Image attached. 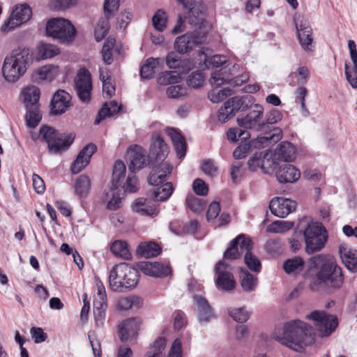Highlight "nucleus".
<instances>
[{
	"mask_svg": "<svg viewBox=\"0 0 357 357\" xmlns=\"http://www.w3.org/2000/svg\"><path fill=\"white\" fill-rule=\"evenodd\" d=\"M309 263L303 278L311 280V290L317 291L322 287L328 291H335L342 287L344 281L342 269L333 258L319 254L310 257Z\"/></svg>",
	"mask_w": 357,
	"mask_h": 357,
	"instance_id": "f257e3e1",
	"label": "nucleus"
},
{
	"mask_svg": "<svg viewBox=\"0 0 357 357\" xmlns=\"http://www.w3.org/2000/svg\"><path fill=\"white\" fill-rule=\"evenodd\" d=\"M316 335L313 328L307 323L294 319L287 322L282 335L277 340L283 345L296 351H303L305 347L312 345Z\"/></svg>",
	"mask_w": 357,
	"mask_h": 357,
	"instance_id": "f03ea898",
	"label": "nucleus"
},
{
	"mask_svg": "<svg viewBox=\"0 0 357 357\" xmlns=\"http://www.w3.org/2000/svg\"><path fill=\"white\" fill-rule=\"evenodd\" d=\"M33 61V50L23 45H19L4 59L2 67L4 79L8 82H16L25 74Z\"/></svg>",
	"mask_w": 357,
	"mask_h": 357,
	"instance_id": "7ed1b4c3",
	"label": "nucleus"
},
{
	"mask_svg": "<svg viewBox=\"0 0 357 357\" xmlns=\"http://www.w3.org/2000/svg\"><path fill=\"white\" fill-rule=\"evenodd\" d=\"M139 275L136 268L127 263L115 265L109 273V283L114 291H122L123 289L134 288L138 283Z\"/></svg>",
	"mask_w": 357,
	"mask_h": 357,
	"instance_id": "20e7f679",
	"label": "nucleus"
},
{
	"mask_svg": "<svg viewBox=\"0 0 357 357\" xmlns=\"http://www.w3.org/2000/svg\"><path fill=\"white\" fill-rule=\"evenodd\" d=\"M40 135L47 144L49 152L57 154L67 150L73 142L75 135L72 133L63 136L52 127L43 126L40 127Z\"/></svg>",
	"mask_w": 357,
	"mask_h": 357,
	"instance_id": "39448f33",
	"label": "nucleus"
},
{
	"mask_svg": "<svg viewBox=\"0 0 357 357\" xmlns=\"http://www.w3.org/2000/svg\"><path fill=\"white\" fill-rule=\"evenodd\" d=\"M303 232L305 242V251L307 254L320 251L324 247L328 235L326 229L321 224L317 222L308 224Z\"/></svg>",
	"mask_w": 357,
	"mask_h": 357,
	"instance_id": "423d86ee",
	"label": "nucleus"
},
{
	"mask_svg": "<svg viewBox=\"0 0 357 357\" xmlns=\"http://www.w3.org/2000/svg\"><path fill=\"white\" fill-rule=\"evenodd\" d=\"M46 32L49 36L58 39L61 43H69L75 38L76 29L68 20L56 18L48 21Z\"/></svg>",
	"mask_w": 357,
	"mask_h": 357,
	"instance_id": "0eeeda50",
	"label": "nucleus"
},
{
	"mask_svg": "<svg viewBox=\"0 0 357 357\" xmlns=\"http://www.w3.org/2000/svg\"><path fill=\"white\" fill-rule=\"evenodd\" d=\"M254 98L251 95L235 96L227 100L224 106L218 110V118L222 123L227 122L231 119L236 112L245 111L253 105Z\"/></svg>",
	"mask_w": 357,
	"mask_h": 357,
	"instance_id": "6e6552de",
	"label": "nucleus"
},
{
	"mask_svg": "<svg viewBox=\"0 0 357 357\" xmlns=\"http://www.w3.org/2000/svg\"><path fill=\"white\" fill-rule=\"evenodd\" d=\"M306 318L314 321L318 335L321 338L329 337L338 326L337 317L324 310H314Z\"/></svg>",
	"mask_w": 357,
	"mask_h": 357,
	"instance_id": "1a4fd4ad",
	"label": "nucleus"
},
{
	"mask_svg": "<svg viewBox=\"0 0 357 357\" xmlns=\"http://www.w3.org/2000/svg\"><path fill=\"white\" fill-rule=\"evenodd\" d=\"M264 107L259 104L253 105L248 114L241 118H237L236 121L239 127L250 129L256 132H264Z\"/></svg>",
	"mask_w": 357,
	"mask_h": 357,
	"instance_id": "9d476101",
	"label": "nucleus"
},
{
	"mask_svg": "<svg viewBox=\"0 0 357 357\" xmlns=\"http://www.w3.org/2000/svg\"><path fill=\"white\" fill-rule=\"evenodd\" d=\"M119 6L120 0H105L103 10L105 18L100 20L95 28L96 41H101L108 33L110 28L109 20L114 16Z\"/></svg>",
	"mask_w": 357,
	"mask_h": 357,
	"instance_id": "9b49d317",
	"label": "nucleus"
},
{
	"mask_svg": "<svg viewBox=\"0 0 357 357\" xmlns=\"http://www.w3.org/2000/svg\"><path fill=\"white\" fill-rule=\"evenodd\" d=\"M205 38L206 33L200 29H195L192 32L177 37L174 42V48L180 54H186L203 43Z\"/></svg>",
	"mask_w": 357,
	"mask_h": 357,
	"instance_id": "f8f14e48",
	"label": "nucleus"
},
{
	"mask_svg": "<svg viewBox=\"0 0 357 357\" xmlns=\"http://www.w3.org/2000/svg\"><path fill=\"white\" fill-rule=\"evenodd\" d=\"M32 16V10L27 4L17 5L13 8L11 14L1 26L3 32L9 31L28 22Z\"/></svg>",
	"mask_w": 357,
	"mask_h": 357,
	"instance_id": "ddd939ff",
	"label": "nucleus"
},
{
	"mask_svg": "<svg viewBox=\"0 0 357 357\" xmlns=\"http://www.w3.org/2000/svg\"><path fill=\"white\" fill-rule=\"evenodd\" d=\"M75 87L78 98L82 102L88 103L91 100L92 80L89 72L80 68L75 77Z\"/></svg>",
	"mask_w": 357,
	"mask_h": 357,
	"instance_id": "4468645a",
	"label": "nucleus"
},
{
	"mask_svg": "<svg viewBox=\"0 0 357 357\" xmlns=\"http://www.w3.org/2000/svg\"><path fill=\"white\" fill-rule=\"evenodd\" d=\"M294 22L298 32V37L302 48L308 52L312 51L313 43L312 29L309 22L301 15H296Z\"/></svg>",
	"mask_w": 357,
	"mask_h": 357,
	"instance_id": "2eb2a0df",
	"label": "nucleus"
},
{
	"mask_svg": "<svg viewBox=\"0 0 357 357\" xmlns=\"http://www.w3.org/2000/svg\"><path fill=\"white\" fill-rule=\"evenodd\" d=\"M166 347V339L158 337L151 346L146 357H163L162 351ZM168 357H182L181 340L179 338L175 339L169 350Z\"/></svg>",
	"mask_w": 357,
	"mask_h": 357,
	"instance_id": "dca6fc26",
	"label": "nucleus"
},
{
	"mask_svg": "<svg viewBox=\"0 0 357 357\" xmlns=\"http://www.w3.org/2000/svg\"><path fill=\"white\" fill-rule=\"evenodd\" d=\"M127 156L130 160L129 169L132 172L142 169L152 162L149 155H146V151L136 144L130 146Z\"/></svg>",
	"mask_w": 357,
	"mask_h": 357,
	"instance_id": "f3484780",
	"label": "nucleus"
},
{
	"mask_svg": "<svg viewBox=\"0 0 357 357\" xmlns=\"http://www.w3.org/2000/svg\"><path fill=\"white\" fill-rule=\"evenodd\" d=\"M296 207V202L283 197H275L269 203L271 212L274 215L281 218L287 217L289 213L295 211Z\"/></svg>",
	"mask_w": 357,
	"mask_h": 357,
	"instance_id": "a211bd4d",
	"label": "nucleus"
},
{
	"mask_svg": "<svg viewBox=\"0 0 357 357\" xmlns=\"http://www.w3.org/2000/svg\"><path fill=\"white\" fill-rule=\"evenodd\" d=\"M97 151V146L93 143L86 145L78 153L73 162L70 169L73 174H78L90 162L93 154Z\"/></svg>",
	"mask_w": 357,
	"mask_h": 357,
	"instance_id": "6ab92c4d",
	"label": "nucleus"
},
{
	"mask_svg": "<svg viewBox=\"0 0 357 357\" xmlns=\"http://www.w3.org/2000/svg\"><path fill=\"white\" fill-rule=\"evenodd\" d=\"M137 266L144 275L153 278H164L171 273L169 266L159 262L140 261Z\"/></svg>",
	"mask_w": 357,
	"mask_h": 357,
	"instance_id": "aec40b11",
	"label": "nucleus"
},
{
	"mask_svg": "<svg viewBox=\"0 0 357 357\" xmlns=\"http://www.w3.org/2000/svg\"><path fill=\"white\" fill-rule=\"evenodd\" d=\"M50 105L53 115H61L71 106V96L66 91L59 89L54 93Z\"/></svg>",
	"mask_w": 357,
	"mask_h": 357,
	"instance_id": "412c9836",
	"label": "nucleus"
},
{
	"mask_svg": "<svg viewBox=\"0 0 357 357\" xmlns=\"http://www.w3.org/2000/svg\"><path fill=\"white\" fill-rule=\"evenodd\" d=\"M226 266L220 261L215 266V271L218 275L216 284L224 290H231L235 287V280L232 273L226 270Z\"/></svg>",
	"mask_w": 357,
	"mask_h": 357,
	"instance_id": "4be33fe9",
	"label": "nucleus"
},
{
	"mask_svg": "<svg viewBox=\"0 0 357 357\" xmlns=\"http://www.w3.org/2000/svg\"><path fill=\"white\" fill-rule=\"evenodd\" d=\"M140 321L137 318H130L119 326V336L122 342L135 339L137 335Z\"/></svg>",
	"mask_w": 357,
	"mask_h": 357,
	"instance_id": "5701e85b",
	"label": "nucleus"
},
{
	"mask_svg": "<svg viewBox=\"0 0 357 357\" xmlns=\"http://www.w3.org/2000/svg\"><path fill=\"white\" fill-rule=\"evenodd\" d=\"M275 176L280 183H294L299 179L301 172L294 165L284 164L279 166L275 172Z\"/></svg>",
	"mask_w": 357,
	"mask_h": 357,
	"instance_id": "b1692460",
	"label": "nucleus"
},
{
	"mask_svg": "<svg viewBox=\"0 0 357 357\" xmlns=\"http://www.w3.org/2000/svg\"><path fill=\"white\" fill-rule=\"evenodd\" d=\"M168 153V147L160 135L153 136L150 146L149 158L156 162L163 161Z\"/></svg>",
	"mask_w": 357,
	"mask_h": 357,
	"instance_id": "393cba45",
	"label": "nucleus"
},
{
	"mask_svg": "<svg viewBox=\"0 0 357 357\" xmlns=\"http://www.w3.org/2000/svg\"><path fill=\"white\" fill-rule=\"evenodd\" d=\"M339 254L346 268L351 272H357V250L342 243L339 246Z\"/></svg>",
	"mask_w": 357,
	"mask_h": 357,
	"instance_id": "a878e982",
	"label": "nucleus"
},
{
	"mask_svg": "<svg viewBox=\"0 0 357 357\" xmlns=\"http://www.w3.org/2000/svg\"><path fill=\"white\" fill-rule=\"evenodd\" d=\"M172 172V167L167 162H162L155 167L149 177V183L151 185L158 186L167 181Z\"/></svg>",
	"mask_w": 357,
	"mask_h": 357,
	"instance_id": "bb28decb",
	"label": "nucleus"
},
{
	"mask_svg": "<svg viewBox=\"0 0 357 357\" xmlns=\"http://www.w3.org/2000/svg\"><path fill=\"white\" fill-rule=\"evenodd\" d=\"M102 202L107 203L106 208L110 211H116L121 207V198L119 187L114 188L110 185L108 189L105 190L102 196Z\"/></svg>",
	"mask_w": 357,
	"mask_h": 357,
	"instance_id": "cd10ccee",
	"label": "nucleus"
},
{
	"mask_svg": "<svg viewBox=\"0 0 357 357\" xmlns=\"http://www.w3.org/2000/svg\"><path fill=\"white\" fill-rule=\"evenodd\" d=\"M193 300L198 308V319L199 322H208L215 317L213 309L205 298L202 296H195Z\"/></svg>",
	"mask_w": 357,
	"mask_h": 357,
	"instance_id": "c85d7f7f",
	"label": "nucleus"
},
{
	"mask_svg": "<svg viewBox=\"0 0 357 357\" xmlns=\"http://www.w3.org/2000/svg\"><path fill=\"white\" fill-rule=\"evenodd\" d=\"M296 147L289 142H282L275 151L274 157L278 160L292 162L296 158Z\"/></svg>",
	"mask_w": 357,
	"mask_h": 357,
	"instance_id": "c756f323",
	"label": "nucleus"
},
{
	"mask_svg": "<svg viewBox=\"0 0 357 357\" xmlns=\"http://www.w3.org/2000/svg\"><path fill=\"white\" fill-rule=\"evenodd\" d=\"M134 212L141 215L152 216L158 213L157 207L152 204L151 201L144 197H139L135 200L132 205Z\"/></svg>",
	"mask_w": 357,
	"mask_h": 357,
	"instance_id": "7c9ffc66",
	"label": "nucleus"
},
{
	"mask_svg": "<svg viewBox=\"0 0 357 357\" xmlns=\"http://www.w3.org/2000/svg\"><path fill=\"white\" fill-rule=\"evenodd\" d=\"M22 94L26 108L39 105L40 91L37 86H28L23 90Z\"/></svg>",
	"mask_w": 357,
	"mask_h": 357,
	"instance_id": "2f4dec72",
	"label": "nucleus"
},
{
	"mask_svg": "<svg viewBox=\"0 0 357 357\" xmlns=\"http://www.w3.org/2000/svg\"><path fill=\"white\" fill-rule=\"evenodd\" d=\"M304 266V259L299 256H296L284 261L282 268L287 274L297 275L303 270Z\"/></svg>",
	"mask_w": 357,
	"mask_h": 357,
	"instance_id": "473e14b6",
	"label": "nucleus"
},
{
	"mask_svg": "<svg viewBox=\"0 0 357 357\" xmlns=\"http://www.w3.org/2000/svg\"><path fill=\"white\" fill-rule=\"evenodd\" d=\"M166 63L169 68H183V73L188 72L192 68L191 62L188 59L181 60L178 56L173 52L167 55Z\"/></svg>",
	"mask_w": 357,
	"mask_h": 357,
	"instance_id": "72a5a7b5",
	"label": "nucleus"
},
{
	"mask_svg": "<svg viewBox=\"0 0 357 357\" xmlns=\"http://www.w3.org/2000/svg\"><path fill=\"white\" fill-rule=\"evenodd\" d=\"M160 252L159 245L152 241L141 243L137 249V255L145 258L156 257Z\"/></svg>",
	"mask_w": 357,
	"mask_h": 357,
	"instance_id": "f704fd0d",
	"label": "nucleus"
},
{
	"mask_svg": "<svg viewBox=\"0 0 357 357\" xmlns=\"http://www.w3.org/2000/svg\"><path fill=\"white\" fill-rule=\"evenodd\" d=\"M121 107L118 105L115 101L105 102L102 108L99 110L98 115L94 121V124H99L103 119L107 116H111L113 114L119 112Z\"/></svg>",
	"mask_w": 357,
	"mask_h": 357,
	"instance_id": "c9c22d12",
	"label": "nucleus"
},
{
	"mask_svg": "<svg viewBox=\"0 0 357 357\" xmlns=\"http://www.w3.org/2000/svg\"><path fill=\"white\" fill-rule=\"evenodd\" d=\"M240 284L244 291L250 292L255 289L257 278L245 269H242L239 276Z\"/></svg>",
	"mask_w": 357,
	"mask_h": 357,
	"instance_id": "e433bc0d",
	"label": "nucleus"
},
{
	"mask_svg": "<svg viewBox=\"0 0 357 357\" xmlns=\"http://www.w3.org/2000/svg\"><path fill=\"white\" fill-rule=\"evenodd\" d=\"M173 191L172 183L166 182L153 190L152 196L155 202H165L170 197Z\"/></svg>",
	"mask_w": 357,
	"mask_h": 357,
	"instance_id": "4c0bfd02",
	"label": "nucleus"
},
{
	"mask_svg": "<svg viewBox=\"0 0 357 357\" xmlns=\"http://www.w3.org/2000/svg\"><path fill=\"white\" fill-rule=\"evenodd\" d=\"M111 252L116 257H119L125 260L131 259V253L128 249L126 241H115L110 246Z\"/></svg>",
	"mask_w": 357,
	"mask_h": 357,
	"instance_id": "58836bf2",
	"label": "nucleus"
},
{
	"mask_svg": "<svg viewBox=\"0 0 357 357\" xmlns=\"http://www.w3.org/2000/svg\"><path fill=\"white\" fill-rule=\"evenodd\" d=\"M26 109V122L29 128H36L42 119L41 112L39 105L31 107Z\"/></svg>",
	"mask_w": 357,
	"mask_h": 357,
	"instance_id": "ea45409f",
	"label": "nucleus"
},
{
	"mask_svg": "<svg viewBox=\"0 0 357 357\" xmlns=\"http://www.w3.org/2000/svg\"><path fill=\"white\" fill-rule=\"evenodd\" d=\"M60 53L59 48L52 44L42 43L38 47V56L41 59H51Z\"/></svg>",
	"mask_w": 357,
	"mask_h": 357,
	"instance_id": "a19ab883",
	"label": "nucleus"
},
{
	"mask_svg": "<svg viewBox=\"0 0 357 357\" xmlns=\"http://www.w3.org/2000/svg\"><path fill=\"white\" fill-rule=\"evenodd\" d=\"M294 225V222L291 221L276 220L268 225L266 231L270 233L282 234L292 229Z\"/></svg>",
	"mask_w": 357,
	"mask_h": 357,
	"instance_id": "79ce46f5",
	"label": "nucleus"
},
{
	"mask_svg": "<svg viewBox=\"0 0 357 357\" xmlns=\"http://www.w3.org/2000/svg\"><path fill=\"white\" fill-rule=\"evenodd\" d=\"M126 169V165L122 161L119 160L115 162L112 172V186L119 187L121 180L125 177Z\"/></svg>",
	"mask_w": 357,
	"mask_h": 357,
	"instance_id": "37998d69",
	"label": "nucleus"
},
{
	"mask_svg": "<svg viewBox=\"0 0 357 357\" xmlns=\"http://www.w3.org/2000/svg\"><path fill=\"white\" fill-rule=\"evenodd\" d=\"M283 243L280 238H270L266 241L264 245L266 252L273 257L280 255L282 252Z\"/></svg>",
	"mask_w": 357,
	"mask_h": 357,
	"instance_id": "c03bdc74",
	"label": "nucleus"
},
{
	"mask_svg": "<svg viewBox=\"0 0 357 357\" xmlns=\"http://www.w3.org/2000/svg\"><path fill=\"white\" fill-rule=\"evenodd\" d=\"M232 90L229 87H225L222 89H219L218 87H215L208 93V98L213 103H218L224 100L227 97L231 96Z\"/></svg>",
	"mask_w": 357,
	"mask_h": 357,
	"instance_id": "a18cd8bd",
	"label": "nucleus"
},
{
	"mask_svg": "<svg viewBox=\"0 0 357 357\" xmlns=\"http://www.w3.org/2000/svg\"><path fill=\"white\" fill-rule=\"evenodd\" d=\"M181 77L176 71H165L158 77V83L160 85H169L178 83Z\"/></svg>",
	"mask_w": 357,
	"mask_h": 357,
	"instance_id": "49530a36",
	"label": "nucleus"
},
{
	"mask_svg": "<svg viewBox=\"0 0 357 357\" xmlns=\"http://www.w3.org/2000/svg\"><path fill=\"white\" fill-rule=\"evenodd\" d=\"M157 59L154 58H149L144 64L141 67L140 75L142 79H150L153 77L155 69L158 64Z\"/></svg>",
	"mask_w": 357,
	"mask_h": 357,
	"instance_id": "de8ad7c7",
	"label": "nucleus"
},
{
	"mask_svg": "<svg viewBox=\"0 0 357 357\" xmlns=\"http://www.w3.org/2000/svg\"><path fill=\"white\" fill-rule=\"evenodd\" d=\"M91 187V181L86 175L79 176L75 183V190L79 196H84L88 194Z\"/></svg>",
	"mask_w": 357,
	"mask_h": 357,
	"instance_id": "09e8293b",
	"label": "nucleus"
},
{
	"mask_svg": "<svg viewBox=\"0 0 357 357\" xmlns=\"http://www.w3.org/2000/svg\"><path fill=\"white\" fill-rule=\"evenodd\" d=\"M282 119V114L276 109H271L264 114V122L265 131L271 129V126L280 121Z\"/></svg>",
	"mask_w": 357,
	"mask_h": 357,
	"instance_id": "8fccbe9b",
	"label": "nucleus"
},
{
	"mask_svg": "<svg viewBox=\"0 0 357 357\" xmlns=\"http://www.w3.org/2000/svg\"><path fill=\"white\" fill-rule=\"evenodd\" d=\"M115 42V38L109 36L103 44L101 53L102 59L107 65L111 64L113 61L112 50L114 47Z\"/></svg>",
	"mask_w": 357,
	"mask_h": 357,
	"instance_id": "3c124183",
	"label": "nucleus"
},
{
	"mask_svg": "<svg viewBox=\"0 0 357 357\" xmlns=\"http://www.w3.org/2000/svg\"><path fill=\"white\" fill-rule=\"evenodd\" d=\"M262 153H266L267 155L262 158L260 168L265 174H271L273 173L276 167V158H273L272 154L269 151H264Z\"/></svg>",
	"mask_w": 357,
	"mask_h": 357,
	"instance_id": "603ef678",
	"label": "nucleus"
},
{
	"mask_svg": "<svg viewBox=\"0 0 357 357\" xmlns=\"http://www.w3.org/2000/svg\"><path fill=\"white\" fill-rule=\"evenodd\" d=\"M204 81V75L201 70L192 72L188 76L186 80L188 85L193 89L200 88L203 85Z\"/></svg>",
	"mask_w": 357,
	"mask_h": 357,
	"instance_id": "864d4df0",
	"label": "nucleus"
},
{
	"mask_svg": "<svg viewBox=\"0 0 357 357\" xmlns=\"http://www.w3.org/2000/svg\"><path fill=\"white\" fill-rule=\"evenodd\" d=\"M234 244H236L239 251L243 253L250 252L252 248V241L250 238H246L243 234L238 235L236 238L231 241Z\"/></svg>",
	"mask_w": 357,
	"mask_h": 357,
	"instance_id": "5fc2aeb1",
	"label": "nucleus"
},
{
	"mask_svg": "<svg viewBox=\"0 0 357 357\" xmlns=\"http://www.w3.org/2000/svg\"><path fill=\"white\" fill-rule=\"evenodd\" d=\"M228 313L233 319L239 323L245 322L250 317V314L244 307L230 308Z\"/></svg>",
	"mask_w": 357,
	"mask_h": 357,
	"instance_id": "6e6d98bb",
	"label": "nucleus"
},
{
	"mask_svg": "<svg viewBox=\"0 0 357 357\" xmlns=\"http://www.w3.org/2000/svg\"><path fill=\"white\" fill-rule=\"evenodd\" d=\"M244 261L248 268L254 272L259 273L261 270V262L259 259L251 252H245Z\"/></svg>",
	"mask_w": 357,
	"mask_h": 357,
	"instance_id": "4d7b16f0",
	"label": "nucleus"
},
{
	"mask_svg": "<svg viewBox=\"0 0 357 357\" xmlns=\"http://www.w3.org/2000/svg\"><path fill=\"white\" fill-rule=\"evenodd\" d=\"M231 79L225 76L222 70L215 71L211 74L209 79L210 84L215 87H218L225 83L229 82Z\"/></svg>",
	"mask_w": 357,
	"mask_h": 357,
	"instance_id": "13d9d810",
	"label": "nucleus"
},
{
	"mask_svg": "<svg viewBox=\"0 0 357 357\" xmlns=\"http://www.w3.org/2000/svg\"><path fill=\"white\" fill-rule=\"evenodd\" d=\"M166 22V13L161 10H158L152 17L153 25L159 31L164 30Z\"/></svg>",
	"mask_w": 357,
	"mask_h": 357,
	"instance_id": "bf43d9fd",
	"label": "nucleus"
},
{
	"mask_svg": "<svg viewBox=\"0 0 357 357\" xmlns=\"http://www.w3.org/2000/svg\"><path fill=\"white\" fill-rule=\"evenodd\" d=\"M166 93L170 98H180L187 95V89L181 85H172L167 88Z\"/></svg>",
	"mask_w": 357,
	"mask_h": 357,
	"instance_id": "052dcab7",
	"label": "nucleus"
},
{
	"mask_svg": "<svg viewBox=\"0 0 357 357\" xmlns=\"http://www.w3.org/2000/svg\"><path fill=\"white\" fill-rule=\"evenodd\" d=\"M123 188L124 190L129 193H133L138 190V180L136 176L134 174V172H131V173L128 174L126 179V183Z\"/></svg>",
	"mask_w": 357,
	"mask_h": 357,
	"instance_id": "680f3d73",
	"label": "nucleus"
},
{
	"mask_svg": "<svg viewBox=\"0 0 357 357\" xmlns=\"http://www.w3.org/2000/svg\"><path fill=\"white\" fill-rule=\"evenodd\" d=\"M267 155L266 153L257 152L248 161V165L251 171L260 168L262 158Z\"/></svg>",
	"mask_w": 357,
	"mask_h": 357,
	"instance_id": "e2e57ef3",
	"label": "nucleus"
},
{
	"mask_svg": "<svg viewBox=\"0 0 357 357\" xmlns=\"http://www.w3.org/2000/svg\"><path fill=\"white\" fill-rule=\"evenodd\" d=\"M192 188L195 193L199 196H205L208 193V185L201 178H197L194 181Z\"/></svg>",
	"mask_w": 357,
	"mask_h": 357,
	"instance_id": "0e129e2a",
	"label": "nucleus"
},
{
	"mask_svg": "<svg viewBox=\"0 0 357 357\" xmlns=\"http://www.w3.org/2000/svg\"><path fill=\"white\" fill-rule=\"evenodd\" d=\"M132 17V14L128 10H126L121 13L117 18L118 27L119 29H126L130 22Z\"/></svg>",
	"mask_w": 357,
	"mask_h": 357,
	"instance_id": "69168bd1",
	"label": "nucleus"
},
{
	"mask_svg": "<svg viewBox=\"0 0 357 357\" xmlns=\"http://www.w3.org/2000/svg\"><path fill=\"white\" fill-rule=\"evenodd\" d=\"M204 174L214 176L218 174V167L215 165L213 160L208 159L203 162L201 167Z\"/></svg>",
	"mask_w": 357,
	"mask_h": 357,
	"instance_id": "338daca9",
	"label": "nucleus"
},
{
	"mask_svg": "<svg viewBox=\"0 0 357 357\" xmlns=\"http://www.w3.org/2000/svg\"><path fill=\"white\" fill-rule=\"evenodd\" d=\"M185 202L188 208L194 212H199L203 208L201 200L193 195L188 196Z\"/></svg>",
	"mask_w": 357,
	"mask_h": 357,
	"instance_id": "774afa93",
	"label": "nucleus"
}]
</instances>
